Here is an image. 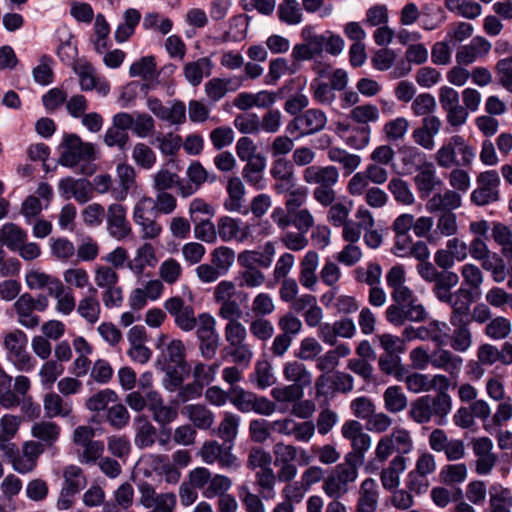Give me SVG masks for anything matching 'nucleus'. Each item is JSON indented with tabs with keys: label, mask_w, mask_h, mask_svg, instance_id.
<instances>
[{
	"label": "nucleus",
	"mask_w": 512,
	"mask_h": 512,
	"mask_svg": "<svg viewBox=\"0 0 512 512\" xmlns=\"http://www.w3.org/2000/svg\"><path fill=\"white\" fill-rule=\"evenodd\" d=\"M107 233L117 241H123L132 234V227L127 219V209L119 203L110 204L106 212Z\"/></svg>",
	"instance_id": "22"
},
{
	"label": "nucleus",
	"mask_w": 512,
	"mask_h": 512,
	"mask_svg": "<svg viewBox=\"0 0 512 512\" xmlns=\"http://www.w3.org/2000/svg\"><path fill=\"white\" fill-rule=\"evenodd\" d=\"M477 188L471 193V201L477 206H485L499 200L500 177L497 171L481 172L476 178Z\"/></svg>",
	"instance_id": "19"
},
{
	"label": "nucleus",
	"mask_w": 512,
	"mask_h": 512,
	"mask_svg": "<svg viewBox=\"0 0 512 512\" xmlns=\"http://www.w3.org/2000/svg\"><path fill=\"white\" fill-rule=\"evenodd\" d=\"M491 49V43L481 36L475 37L469 44L461 46L456 53L459 65H469L479 57L486 56Z\"/></svg>",
	"instance_id": "35"
},
{
	"label": "nucleus",
	"mask_w": 512,
	"mask_h": 512,
	"mask_svg": "<svg viewBox=\"0 0 512 512\" xmlns=\"http://www.w3.org/2000/svg\"><path fill=\"white\" fill-rule=\"evenodd\" d=\"M462 205V196L455 190H445L443 193H435L426 202V210L431 213H444L445 211L453 212Z\"/></svg>",
	"instance_id": "30"
},
{
	"label": "nucleus",
	"mask_w": 512,
	"mask_h": 512,
	"mask_svg": "<svg viewBox=\"0 0 512 512\" xmlns=\"http://www.w3.org/2000/svg\"><path fill=\"white\" fill-rule=\"evenodd\" d=\"M414 448L411 432L403 427H396L391 433L381 437L375 448L377 461L385 462L394 452L400 456L409 454Z\"/></svg>",
	"instance_id": "9"
},
{
	"label": "nucleus",
	"mask_w": 512,
	"mask_h": 512,
	"mask_svg": "<svg viewBox=\"0 0 512 512\" xmlns=\"http://www.w3.org/2000/svg\"><path fill=\"white\" fill-rule=\"evenodd\" d=\"M1 241L9 249L15 251L27 239V233L14 223H6L1 227Z\"/></svg>",
	"instance_id": "63"
},
{
	"label": "nucleus",
	"mask_w": 512,
	"mask_h": 512,
	"mask_svg": "<svg viewBox=\"0 0 512 512\" xmlns=\"http://www.w3.org/2000/svg\"><path fill=\"white\" fill-rule=\"evenodd\" d=\"M50 295L55 298V310L64 316L70 315L77 308L76 298L73 291L66 288L60 280L53 282L50 287Z\"/></svg>",
	"instance_id": "40"
},
{
	"label": "nucleus",
	"mask_w": 512,
	"mask_h": 512,
	"mask_svg": "<svg viewBox=\"0 0 512 512\" xmlns=\"http://www.w3.org/2000/svg\"><path fill=\"white\" fill-rule=\"evenodd\" d=\"M219 238L225 242H235L238 244L253 243L255 237L253 235V225L228 215L221 216L217 219Z\"/></svg>",
	"instance_id": "13"
},
{
	"label": "nucleus",
	"mask_w": 512,
	"mask_h": 512,
	"mask_svg": "<svg viewBox=\"0 0 512 512\" xmlns=\"http://www.w3.org/2000/svg\"><path fill=\"white\" fill-rule=\"evenodd\" d=\"M452 399L446 392L435 396H421L410 403L408 417L416 424H427L433 417L437 425L445 424L446 417L451 412Z\"/></svg>",
	"instance_id": "3"
},
{
	"label": "nucleus",
	"mask_w": 512,
	"mask_h": 512,
	"mask_svg": "<svg viewBox=\"0 0 512 512\" xmlns=\"http://www.w3.org/2000/svg\"><path fill=\"white\" fill-rule=\"evenodd\" d=\"M491 235L500 247L501 254L508 260H512V229L502 222H494Z\"/></svg>",
	"instance_id": "54"
},
{
	"label": "nucleus",
	"mask_w": 512,
	"mask_h": 512,
	"mask_svg": "<svg viewBox=\"0 0 512 512\" xmlns=\"http://www.w3.org/2000/svg\"><path fill=\"white\" fill-rule=\"evenodd\" d=\"M468 469L466 464H447L444 465L439 472V480L447 486L462 484L466 481Z\"/></svg>",
	"instance_id": "58"
},
{
	"label": "nucleus",
	"mask_w": 512,
	"mask_h": 512,
	"mask_svg": "<svg viewBox=\"0 0 512 512\" xmlns=\"http://www.w3.org/2000/svg\"><path fill=\"white\" fill-rule=\"evenodd\" d=\"M164 309L174 318V323L183 332H191L198 324V317L191 305H186L179 296H173L165 300Z\"/></svg>",
	"instance_id": "20"
},
{
	"label": "nucleus",
	"mask_w": 512,
	"mask_h": 512,
	"mask_svg": "<svg viewBox=\"0 0 512 512\" xmlns=\"http://www.w3.org/2000/svg\"><path fill=\"white\" fill-rule=\"evenodd\" d=\"M59 163L68 168H78L83 175H92L96 171V149L94 144L85 142L77 134H66L61 143Z\"/></svg>",
	"instance_id": "2"
},
{
	"label": "nucleus",
	"mask_w": 512,
	"mask_h": 512,
	"mask_svg": "<svg viewBox=\"0 0 512 512\" xmlns=\"http://www.w3.org/2000/svg\"><path fill=\"white\" fill-rule=\"evenodd\" d=\"M351 455L345 457V462L334 467L332 472L323 480V492L333 500H339L349 491V485L358 477L357 465L351 461Z\"/></svg>",
	"instance_id": "7"
},
{
	"label": "nucleus",
	"mask_w": 512,
	"mask_h": 512,
	"mask_svg": "<svg viewBox=\"0 0 512 512\" xmlns=\"http://www.w3.org/2000/svg\"><path fill=\"white\" fill-rule=\"evenodd\" d=\"M265 168V157L261 154H257L255 158L246 163L242 170V176L250 186H253L257 190H262L266 186L264 180Z\"/></svg>",
	"instance_id": "45"
},
{
	"label": "nucleus",
	"mask_w": 512,
	"mask_h": 512,
	"mask_svg": "<svg viewBox=\"0 0 512 512\" xmlns=\"http://www.w3.org/2000/svg\"><path fill=\"white\" fill-rule=\"evenodd\" d=\"M156 249L150 242H143L136 250L134 257L127 262V268L136 277L143 276L147 267L157 265Z\"/></svg>",
	"instance_id": "27"
},
{
	"label": "nucleus",
	"mask_w": 512,
	"mask_h": 512,
	"mask_svg": "<svg viewBox=\"0 0 512 512\" xmlns=\"http://www.w3.org/2000/svg\"><path fill=\"white\" fill-rule=\"evenodd\" d=\"M79 77L80 87L84 91L95 89L100 95L106 96L110 92V85L104 80H98L94 68L87 63H79L74 67Z\"/></svg>",
	"instance_id": "37"
},
{
	"label": "nucleus",
	"mask_w": 512,
	"mask_h": 512,
	"mask_svg": "<svg viewBox=\"0 0 512 512\" xmlns=\"http://www.w3.org/2000/svg\"><path fill=\"white\" fill-rule=\"evenodd\" d=\"M274 464L279 467L277 477L282 482L292 481L298 474L297 462L300 466H307L311 463L312 457L308 451L300 446L277 442L273 446Z\"/></svg>",
	"instance_id": "4"
},
{
	"label": "nucleus",
	"mask_w": 512,
	"mask_h": 512,
	"mask_svg": "<svg viewBox=\"0 0 512 512\" xmlns=\"http://www.w3.org/2000/svg\"><path fill=\"white\" fill-rule=\"evenodd\" d=\"M243 79L241 77L210 79L204 87L207 97L217 102L221 100L229 91H236L242 86Z\"/></svg>",
	"instance_id": "39"
},
{
	"label": "nucleus",
	"mask_w": 512,
	"mask_h": 512,
	"mask_svg": "<svg viewBox=\"0 0 512 512\" xmlns=\"http://www.w3.org/2000/svg\"><path fill=\"white\" fill-rule=\"evenodd\" d=\"M198 455L207 465L218 463L222 469L236 471L240 468L239 458L232 453V447H224L216 440H209L203 443Z\"/></svg>",
	"instance_id": "15"
},
{
	"label": "nucleus",
	"mask_w": 512,
	"mask_h": 512,
	"mask_svg": "<svg viewBox=\"0 0 512 512\" xmlns=\"http://www.w3.org/2000/svg\"><path fill=\"white\" fill-rule=\"evenodd\" d=\"M301 43L293 46L291 58L294 62H303L322 56L324 52L322 34H317L312 25H305L300 32Z\"/></svg>",
	"instance_id": "18"
},
{
	"label": "nucleus",
	"mask_w": 512,
	"mask_h": 512,
	"mask_svg": "<svg viewBox=\"0 0 512 512\" xmlns=\"http://www.w3.org/2000/svg\"><path fill=\"white\" fill-rule=\"evenodd\" d=\"M76 312L89 325H94L100 320L102 308L96 288H90L89 293L79 299Z\"/></svg>",
	"instance_id": "33"
},
{
	"label": "nucleus",
	"mask_w": 512,
	"mask_h": 512,
	"mask_svg": "<svg viewBox=\"0 0 512 512\" xmlns=\"http://www.w3.org/2000/svg\"><path fill=\"white\" fill-rule=\"evenodd\" d=\"M131 157L133 162L144 170H151L157 161L154 150L143 142H138L133 146Z\"/></svg>",
	"instance_id": "61"
},
{
	"label": "nucleus",
	"mask_w": 512,
	"mask_h": 512,
	"mask_svg": "<svg viewBox=\"0 0 512 512\" xmlns=\"http://www.w3.org/2000/svg\"><path fill=\"white\" fill-rule=\"evenodd\" d=\"M470 310L450 313L449 322L453 327L452 333L449 332L448 343L450 348L457 353H466L473 346V334L470 328Z\"/></svg>",
	"instance_id": "10"
},
{
	"label": "nucleus",
	"mask_w": 512,
	"mask_h": 512,
	"mask_svg": "<svg viewBox=\"0 0 512 512\" xmlns=\"http://www.w3.org/2000/svg\"><path fill=\"white\" fill-rule=\"evenodd\" d=\"M459 283V277L455 272L446 271L445 276L434 283L432 288L433 295L442 303L451 307V313L455 310H470L471 292L464 288H459L454 293L451 289Z\"/></svg>",
	"instance_id": "6"
},
{
	"label": "nucleus",
	"mask_w": 512,
	"mask_h": 512,
	"mask_svg": "<svg viewBox=\"0 0 512 512\" xmlns=\"http://www.w3.org/2000/svg\"><path fill=\"white\" fill-rule=\"evenodd\" d=\"M458 232L457 216L454 212L445 211L436 219L431 240L437 244L442 238L452 237Z\"/></svg>",
	"instance_id": "50"
},
{
	"label": "nucleus",
	"mask_w": 512,
	"mask_h": 512,
	"mask_svg": "<svg viewBox=\"0 0 512 512\" xmlns=\"http://www.w3.org/2000/svg\"><path fill=\"white\" fill-rule=\"evenodd\" d=\"M226 191L228 197L224 200L223 206L226 211L230 213L246 214L247 211L243 210L246 188L238 177H232L228 180Z\"/></svg>",
	"instance_id": "36"
},
{
	"label": "nucleus",
	"mask_w": 512,
	"mask_h": 512,
	"mask_svg": "<svg viewBox=\"0 0 512 512\" xmlns=\"http://www.w3.org/2000/svg\"><path fill=\"white\" fill-rule=\"evenodd\" d=\"M33 305L32 296L28 293L22 294L13 304L18 323L27 329L37 327L40 322V318L34 314Z\"/></svg>",
	"instance_id": "43"
},
{
	"label": "nucleus",
	"mask_w": 512,
	"mask_h": 512,
	"mask_svg": "<svg viewBox=\"0 0 512 512\" xmlns=\"http://www.w3.org/2000/svg\"><path fill=\"white\" fill-rule=\"evenodd\" d=\"M384 408L393 414L403 412L408 406V397L402 387L392 385L383 393Z\"/></svg>",
	"instance_id": "53"
},
{
	"label": "nucleus",
	"mask_w": 512,
	"mask_h": 512,
	"mask_svg": "<svg viewBox=\"0 0 512 512\" xmlns=\"http://www.w3.org/2000/svg\"><path fill=\"white\" fill-rule=\"evenodd\" d=\"M212 69V60L209 57H201L196 61L187 62L183 67V74L191 86L197 87L204 77L211 75Z\"/></svg>",
	"instance_id": "41"
},
{
	"label": "nucleus",
	"mask_w": 512,
	"mask_h": 512,
	"mask_svg": "<svg viewBox=\"0 0 512 512\" xmlns=\"http://www.w3.org/2000/svg\"><path fill=\"white\" fill-rule=\"evenodd\" d=\"M400 381L404 382L406 389L414 394L430 391L447 393L451 386L449 377L444 374L408 373L407 370L405 376Z\"/></svg>",
	"instance_id": "14"
},
{
	"label": "nucleus",
	"mask_w": 512,
	"mask_h": 512,
	"mask_svg": "<svg viewBox=\"0 0 512 512\" xmlns=\"http://www.w3.org/2000/svg\"><path fill=\"white\" fill-rule=\"evenodd\" d=\"M445 7L467 19H475L482 12L481 5L474 0H445Z\"/></svg>",
	"instance_id": "62"
},
{
	"label": "nucleus",
	"mask_w": 512,
	"mask_h": 512,
	"mask_svg": "<svg viewBox=\"0 0 512 512\" xmlns=\"http://www.w3.org/2000/svg\"><path fill=\"white\" fill-rule=\"evenodd\" d=\"M199 324L195 328L199 341V351L204 359L214 358L220 344V335L216 330V320L209 313L198 315Z\"/></svg>",
	"instance_id": "17"
},
{
	"label": "nucleus",
	"mask_w": 512,
	"mask_h": 512,
	"mask_svg": "<svg viewBox=\"0 0 512 512\" xmlns=\"http://www.w3.org/2000/svg\"><path fill=\"white\" fill-rule=\"evenodd\" d=\"M270 175L274 180L273 190L276 194L283 195L296 185L293 163L286 158L274 159Z\"/></svg>",
	"instance_id": "24"
},
{
	"label": "nucleus",
	"mask_w": 512,
	"mask_h": 512,
	"mask_svg": "<svg viewBox=\"0 0 512 512\" xmlns=\"http://www.w3.org/2000/svg\"><path fill=\"white\" fill-rule=\"evenodd\" d=\"M302 177L310 185L334 186L339 179V172L334 166L312 165L304 169Z\"/></svg>",
	"instance_id": "32"
},
{
	"label": "nucleus",
	"mask_w": 512,
	"mask_h": 512,
	"mask_svg": "<svg viewBox=\"0 0 512 512\" xmlns=\"http://www.w3.org/2000/svg\"><path fill=\"white\" fill-rule=\"evenodd\" d=\"M60 433V426L48 420L35 422L31 427V435L38 439L43 447H52L58 441Z\"/></svg>",
	"instance_id": "48"
},
{
	"label": "nucleus",
	"mask_w": 512,
	"mask_h": 512,
	"mask_svg": "<svg viewBox=\"0 0 512 512\" xmlns=\"http://www.w3.org/2000/svg\"><path fill=\"white\" fill-rule=\"evenodd\" d=\"M481 267L491 273L492 279L495 283H503L507 278L506 265L501 256L495 252H490L487 258L479 261Z\"/></svg>",
	"instance_id": "60"
},
{
	"label": "nucleus",
	"mask_w": 512,
	"mask_h": 512,
	"mask_svg": "<svg viewBox=\"0 0 512 512\" xmlns=\"http://www.w3.org/2000/svg\"><path fill=\"white\" fill-rule=\"evenodd\" d=\"M391 298L394 303L387 307L385 317L392 325L399 327L406 321L423 322L428 318L425 307L406 284L392 289Z\"/></svg>",
	"instance_id": "1"
},
{
	"label": "nucleus",
	"mask_w": 512,
	"mask_h": 512,
	"mask_svg": "<svg viewBox=\"0 0 512 512\" xmlns=\"http://www.w3.org/2000/svg\"><path fill=\"white\" fill-rule=\"evenodd\" d=\"M350 354L351 349L346 343H338L333 349L320 354L315 361V366L322 373H330L339 366L340 358H345Z\"/></svg>",
	"instance_id": "42"
},
{
	"label": "nucleus",
	"mask_w": 512,
	"mask_h": 512,
	"mask_svg": "<svg viewBox=\"0 0 512 512\" xmlns=\"http://www.w3.org/2000/svg\"><path fill=\"white\" fill-rule=\"evenodd\" d=\"M327 156L330 161L341 164L348 174L356 170L361 163L359 155L348 153L345 149L339 147L329 148Z\"/></svg>",
	"instance_id": "64"
},
{
	"label": "nucleus",
	"mask_w": 512,
	"mask_h": 512,
	"mask_svg": "<svg viewBox=\"0 0 512 512\" xmlns=\"http://www.w3.org/2000/svg\"><path fill=\"white\" fill-rule=\"evenodd\" d=\"M230 402L242 413L255 412L270 416L276 411V404L264 396H258L241 387H232L229 391Z\"/></svg>",
	"instance_id": "11"
},
{
	"label": "nucleus",
	"mask_w": 512,
	"mask_h": 512,
	"mask_svg": "<svg viewBox=\"0 0 512 512\" xmlns=\"http://www.w3.org/2000/svg\"><path fill=\"white\" fill-rule=\"evenodd\" d=\"M379 501L378 484L373 478H366L360 484L355 512H376Z\"/></svg>",
	"instance_id": "31"
},
{
	"label": "nucleus",
	"mask_w": 512,
	"mask_h": 512,
	"mask_svg": "<svg viewBox=\"0 0 512 512\" xmlns=\"http://www.w3.org/2000/svg\"><path fill=\"white\" fill-rule=\"evenodd\" d=\"M407 462L404 456L396 455L387 468L381 471L380 479L384 489L395 490L400 484V474L406 469Z\"/></svg>",
	"instance_id": "47"
},
{
	"label": "nucleus",
	"mask_w": 512,
	"mask_h": 512,
	"mask_svg": "<svg viewBox=\"0 0 512 512\" xmlns=\"http://www.w3.org/2000/svg\"><path fill=\"white\" fill-rule=\"evenodd\" d=\"M58 188L65 198L73 197L79 204H85L93 198L91 182L86 179L66 177L60 180Z\"/></svg>",
	"instance_id": "25"
},
{
	"label": "nucleus",
	"mask_w": 512,
	"mask_h": 512,
	"mask_svg": "<svg viewBox=\"0 0 512 512\" xmlns=\"http://www.w3.org/2000/svg\"><path fill=\"white\" fill-rule=\"evenodd\" d=\"M417 172L414 177V184L420 197L430 196L437 187L442 185V180L437 176L436 168L432 162L427 163Z\"/></svg>",
	"instance_id": "38"
},
{
	"label": "nucleus",
	"mask_w": 512,
	"mask_h": 512,
	"mask_svg": "<svg viewBox=\"0 0 512 512\" xmlns=\"http://www.w3.org/2000/svg\"><path fill=\"white\" fill-rule=\"evenodd\" d=\"M43 408L48 418L67 417L72 412V403L58 393H47L43 398Z\"/></svg>",
	"instance_id": "51"
},
{
	"label": "nucleus",
	"mask_w": 512,
	"mask_h": 512,
	"mask_svg": "<svg viewBox=\"0 0 512 512\" xmlns=\"http://www.w3.org/2000/svg\"><path fill=\"white\" fill-rule=\"evenodd\" d=\"M356 222L351 221L342 230V238L346 242H358L361 238L362 231H367L374 227L375 220L372 213L365 207H359L355 213Z\"/></svg>",
	"instance_id": "29"
},
{
	"label": "nucleus",
	"mask_w": 512,
	"mask_h": 512,
	"mask_svg": "<svg viewBox=\"0 0 512 512\" xmlns=\"http://www.w3.org/2000/svg\"><path fill=\"white\" fill-rule=\"evenodd\" d=\"M452 349H446L442 346L433 350L432 368L446 372L450 377L456 378L463 367V358L456 354Z\"/></svg>",
	"instance_id": "26"
},
{
	"label": "nucleus",
	"mask_w": 512,
	"mask_h": 512,
	"mask_svg": "<svg viewBox=\"0 0 512 512\" xmlns=\"http://www.w3.org/2000/svg\"><path fill=\"white\" fill-rule=\"evenodd\" d=\"M28 337L20 329H14L4 334L3 347L7 360L18 371L29 372L35 367V360L27 351Z\"/></svg>",
	"instance_id": "8"
},
{
	"label": "nucleus",
	"mask_w": 512,
	"mask_h": 512,
	"mask_svg": "<svg viewBox=\"0 0 512 512\" xmlns=\"http://www.w3.org/2000/svg\"><path fill=\"white\" fill-rule=\"evenodd\" d=\"M387 188L398 204L403 206H411L416 201L410 184L402 178H392L389 181Z\"/></svg>",
	"instance_id": "55"
},
{
	"label": "nucleus",
	"mask_w": 512,
	"mask_h": 512,
	"mask_svg": "<svg viewBox=\"0 0 512 512\" xmlns=\"http://www.w3.org/2000/svg\"><path fill=\"white\" fill-rule=\"evenodd\" d=\"M398 153L403 168L409 173L419 170L430 162L427 159V155L414 145H402L398 149Z\"/></svg>",
	"instance_id": "49"
},
{
	"label": "nucleus",
	"mask_w": 512,
	"mask_h": 512,
	"mask_svg": "<svg viewBox=\"0 0 512 512\" xmlns=\"http://www.w3.org/2000/svg\"><path fill=\"white\" fill-rule=\"evenodd\" d=\"M320 256L314 250L307 251L299 263V282L302 287L314 291L318 283L317 270Z\"/></svg>",
	"instance_id": "28"
},
{
	"label": "nucleus",
	"mask_w": 512,
	"mask_h": 512,
	"mask_svg": "<svg viewBox=\"0 0 512 512\" xmlns=\"http://www.w3.org/2000/svg\"><path fill=\"white\" fill-rule=\"evenodd\" d=\"M138 504L148 512H175L177 497L173 492L158 493L148 482L138 484Z\"/></svg>",
	"instance_id": "12"
},
{
	"label": "nucleus",
	"mask_w": 512,
	"mask_h": 512,
	"mask_svg": "<svg viewBox=\"0 0 512 512\" xmlns=\"http://www.w3.org/2000/svg\"><path fill=\"white\" fill-rule=\"evenodd\" d=\"M146 105L162 121L172 125L183 124L186 121V106L182 101H172L170 107H166L158 98L148 97Z\"/></svg>",
	"instance_id": "23"
},
{
	"label": "nucleus",
	"mask_w": 512,
	"mask_h": 512,
	"mask_svg": "<svg viewBox=\"0 0 512 512\" xmlns=\"http://www.w3.org/2000/svg\"><path fill=\"white\" fill-rule=\"evenodd\" d=\"M327 124V116L320 109L311 108L295 116L287 125L286 131L297 137H306L322 131Z\"/></svg>",
	"instance_id": "16"
},
{
	"label": "nucleus",
	"mask_w": 512,
	"mask_h": 512,
	"mask_svg": "<svg viewBox=\"0 0 512 512\" xmlns=\"http://www.w3.org/2000/svg\"><path fill=\"white\" fill-rule=\"evenodd\" d=\"M512 333V322L505 316L492 318L484 328V334L495 341L504 340Z\"/></svg>",
	"instance_id": "59"
},
{
	"label": "nucleus",
	"mask_w": 512,
	"mask_h": 512,
	"mask_svg": "<svg viewBox=\"0 0 512 512\" xmlns=\"http://www.w3.org/2000/svg\"><path fill=\"white\" fill-rule=\"evenodd\" d=\"M512 494L508 488L495 485L489 491V507L491 512H511Z\"/></svg>",
	"instance_id": "57"
},
{
	"label": "nucleus",
	"mask_w": 512,
	"mask_h": 512,
	"mask_svg": "<svg viewBox=\"0 0 512 512\" xmlns=\"http://www.w3.org/2000/svg\"><path fill=\"white\" fill-rule=\"evenodd\" d=\"M135 436L134 443L137 448L145 449L153 446L157 438L156 427L147 417L140 415L134 419Z\"/></svg>",
	"instance_id": "44"
},
{
	"label": "nucleus",
	"mask_w": 512,
	"mask_h": 512,
	"mask_svg": "<svg viewBox=\"0 0 512 512\" xmlns=\"http://www.w3.org/2000/svg\"><path fill=\"white\" fill-rule=\"evenodd\" d=\"M284 379L302 389L309 387L313 382L312 372L299 359L290 360L283 364Z\"/></svg>",
	"instance_id": "34"
},
{
	"label": "nucleus",
	"mask_w": 512,
	"mask_h": 512,
	"mask_svg": "<svg viewBox=\"0 0 512 512\" xmlns=\"http://www.w3.org/2000/svg\"><path fill=\"white\" fill-rule=\"evenodd\" d=\"M476 157L474 148L461 135H453L434 154L437 165L444 169L470 166Z\"/></svg>",
	"instance_id": "5"
},
{
	"label": "nucleus",
	"mask_w": 512,
	"mask_h": 512,
	"mask_svg": "<svg viewBox=\"0 0 512 512\" xmlns=\"http://www.w3.org/2000/svg\"><path fill=\"white\" fill-rule=\"evenodd\" d=\"M155 347L161 351L165 361L183 371H188L186 348L181 339H172L168 334L161 333L156 338Z\"/></svg>",
	"instance_id": "21"
},
{
	"label": "nucleus",
	"mask_w": 512,
	"mask_h": 512,
	"mask_svg": "<svg viewBox=\"0 0 512 512\" xmlns=\"http://www.w3.org/2000/svg\"><path fill=\"white\" fill-rule=\"evenodd\" d=\"M21 424L22 417L19 415L4 414L0 418V450H13L15 448V445L9 447L6 443L17 435Z\"/></svg>",
	"instance_id": "52"
},
{
	"label": "nucleus",
	"mask_w": 512,
	"mask_h": 512,
	"mask_svg": "<svg viewBox=\"0 0 512 512\" xmlns=\"http://www.w3.org/2000/svg\"><path fill=\"white\" fill-rule=\"evenodd\" d=\"M183 413L199 429H208L214 422V414L204 405H187L184 407Z\"/></svg>",
	"instance_id": "56"
},
{
	"label": "nucleus",
	"mask_w": 512,
	"mask_h": 512,
	"mask_svg": "<svg viewBox=\"0 0 512 512\" xmlns=\"http://www.w3.org/2000/svg\"><path fill=\"white\" fill-rule=\"evenodd\" d=\"M116 173L120 184V190L112 191L113 197L117 201H124L128 192L137 187L136 170L128 163H119L116 167Z\"/></svg>",
	"instance_id": "46"
}]
</instances>
